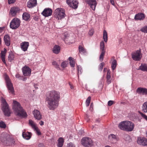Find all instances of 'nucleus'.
I'll return each mask as SVG.
<instances>
[{
    "label": "nucleus",
    "mask_w": 147,
    "mask_h": 147,
    "mask_svg": "<svg viewBox=\"0 0 147 147\" xmlns=\"http://www.w3.org/2000/svg\"><path fill=\"white\" fill-rule=\"evenodd\" d=\"M100 121L99 119H97L96 120V122H99Z\"/></svg>",
    "instance_id": "63"
},
{
    "label": "nucleus",
    "mask_w": 147,
    "mask_h": 147,
    "mask_svg": "<svg viewBox=\"0 0 147 147\" xmlns=\"http://www.w3.org/2000/svg\"><path fill=\"white\" fill-rule=\"evenodd\" d=\"M145 17L144 14L142 13H139L135 15L134 19L136 20H143Z\"/></svg>",
    "instance_id": "18"
},
{
    "label": "nucleus",
    "mask_w": 147,
    "mask_h": 147,
    "mask_svg": "<svg viewBox=\"0 0 147 147\" xmlns=\"http://www.w3.org/2000/svg\"><path fill=\"white\" fill-rule=\"evenodd\" d=\"M67 66V62L65 61H63L61 64V66L62 68L66 67Z\"/></svg>",
    "instance_id": "43"
},
{
    "label": "nucleus",
    "mask_w": 147,
    "mask_h": 147,
    "mask_svg": "<svg viewBox=\"0 0 147 147\" xmlns=\"http://www.w3.org/2000/svg\"><path fill=\"white\" fill-rule=\"evenodd\" d=\"M140 31L144 33H147V26L141 28L140 29Z\"/></svg>",
    "instance_id": "47"
},
{
    "label": "nucleus",
    "mask_w": 147,
    "mask_h": 147,
    "mask_svg": "<svg viewBox=\"0 0 147 147\" xmlns=\"http://www.w3.org/2000/svg\"><path fill=\"white\" fill-rule=\"evenodd\" d=\"M108 76H111V71L109 69L107 71V74L106 77H108Z\"/></svg>",
    "instance_id": "54"
},
{
    "label": "nucleus",
    "mask_w": 147,
    "mask_h": 147,
    "mask_svg": "<svg viewBox=\"0 0 147 147\" xmlns=\"http://www.w3.org/2000/svg\"><path fill=\"white\" fill-rule=\"evenodd\" d=\"M0 127L3 128H5L6 127V125L4 122L1 121L0 122Z\"/></svg>",
    "instance_id": "46"
},
{
    "label": "nucleus",
    "mask_w": 147,
    "mask_h": 147,
    "mask_svg": "<svg viewBox=\"0 0 147 147\" xmlns=\"http://www.w3.org/2000/svg\"><path fill=\"white\" fill-rule=\"evenodd\" d=\"M67 146L68 147H75V146L72 143H70L68 144Z\"/></svg>",
    "instance_id": "51"
},
{
    "label": "nucleus",
    "mask_w": 147,
    "mask_h": 147,
    "mask_svg": "<svg viewBox=\"0 0 147 147\" xmlns=\"http://www.w3.org/2000/svg\"><path fill=\"white\" fill-rule=\"evenodd\" d=\"M14 55L12 54H9L8 57V60L10 61H11L14 59Z\"/></svg>",
    "instance_id": "40"
},
{
    "label": "nucleus",
    "mask_w": 147,
    "mask_h": 147,
    "mask_svg": "<svg viewBox=\"0 0 147 147\" xmlns=\"http://www.w3.org/2000/svg\"><path fill=\"white\" fill-rule=\"evenodd\" d=\"M82 144L86 147H90L92 146L93 142L90 138L88 137L83 138L82 140Z\"/></svg>",
    "instance_id": "8"
},
{
    "label": "nucleus",
    "mask_w": 147,
    "mask_h": 147,
    "mask_svg": "<svg viewBox=\"0 0 147 147\" xmlns=\"http://www.w3.org/2000/svg\"><path fill=\"white\" fill-rule=\"evenodd\" d=\"M52 10L49 8H45L42 13V15L45 17H48L52 15Z\"/></svg>",
    "instance_id": "14"
},
{
    "label": "nucleus",
    "mask_w": 147,
    "mask_h": 147,
    "mask_svg": "<svg viewBox=\"0 0 147 147\" xmlns=\"http://www.w3.org/2000/svg\"><path fill=\"white\" fill-rule=\"evenodd\" d=\"M103 37L104 41L105 42H107L108 40V36L107 32L105 30H104L103 31Z\"/></svg>",
    "instance_id": "35"
},
{
    "label": "nucleus",
    "mask_w": 147,
    "mask_h": 147,
    "mask_svg": "<svg viewBox=\"0 0 147 147\" xmlns=\"http://www.w3.org/2000/svg\"><path fill=\"white\" fill-rule=\"evenodd\" d=\"M105 51H101V53L99 57V60L100 61H102L103 60L104 56L105 55Z\"/></svg>",
    "instance_id": "38"
},
{
    "label": "nucleus",
    "mask_w": 147,
    "mask_h": 147,
    "mask_svg": "<svg viewBox=\"0 0 147 147\" xmlns=\"http://www.w3.org/2000/svg\"><path fill=\"white\" fill-rule=\"evenodd\" d=\"M64 142V139L61 137L59 138L58 140V143L57 146L59 147H62Z\"/></svg>",
    "instance_id": "30"
},
{
    "label": "nucleus",
    "mask_w": 147,
    "mask_h": 147,
    "mask_svg": "<svg viewBox=\"0 0 147 147\" xmlns=\"http://www.w3.org/2000/svg\"><path fill=\"white\" fill-rule=\"evenodd\" d=\"M28 124L30 126L32 127V128L33 129H35L36 127H37L36 125V123L31 120H29Z\"/></svg>",
    "instance_id": "31"
},
{
    "label": "nucleus",
    "mask_w": 147,
    "mask_h": 147,
    "mask_svg": "<svg viewBox=\"0 0 147 147\" xmlns=\"http://www.w3.org/2000/svg\"><path fill=\"white\" fill-rule=\"evenodd\" d=\"M52 65H54L56 68L58 69H60L59 66L56 61H53L52 62Z\"/></svg>",
    "instance_id": "39"
},
{
    "label": "nucleus",
    "mask_w": 147,
    "mask_h": 147,
    "mask_svg": "<svg viewBox=\"0 0 147 147\" xmlns=\"http://www.w3.org/2000/svg\"><path fill=\"white\" fill-rule=\"evenodd\" d=\"M142 110L144 112L147 113V101L143 104L142 107Z\"/></svg>",
    "instance_id": "32"
},
{
    "label": "nucleus",
    "mask_w": 147,
    "mask_h": 147,
    "mask_svg": "<svg viewBox=\"0 0 147 147\" xmlns=\"http://www.w3.org/2000/svg\"><path fill=\"white\" fill-rule=\"evenodd\" d=\"M19 8L14 7L11 8L10 10V14L12 16H15L16 14L17 13L19 12Z\"/></svg>",
    "instance_id": "20"
},
{
    "label": "nucleus",
    "mask_w": 147,
    "mask_h": 147,
    "mask_svg": "<svg viewBox=\"0 0 147 147\" xmlns=\"http://www.w3.org/2000/svg\"><path fill=\"white\" fill-rule=\"evenodd\" d=\"M78 67V75H79V74H80H80H82V69L81 66L80 65H78L77 66ZM79 77V76H78V77Z\"/></svg>",
    "instance_id": "42"
},
{
    "label": "nucleus",
    "mask_w": 147,
    "mask_h": 147,
    "mask_svg": "<svg viewBox=\"0 0 147 147\" xmlns=\"http://www.w3.org/2000/svg\"><path fill=\"white\" fill-rule=\"evenodd\" d=\"M13 108L17 116L21 117H27L26 113L24 111L19 103L16 100H13Z\"/></svg>",
    "instance_id": "2"
},
{
    "label": "nucleus",
    "mask_w": 147,
    "mask_h": 147,
    "mask_svg": "<svg viewBox=\"0 0 147 147\" xmlns=\"http://www.w3.org/2000/svg\"><path fill=\"white\" fill-rule=\"evenodd\" d=\"M4 40L5 45L7 46H9L10 43V39L9 35L7 34L5 35L4 37Z\"/></svg>",
    "instance_id": "23"
},
{
    "label": "nucleus",
    "mask_w": 147,
    "mask_h": 147,
    "mask_svg": "<svg viewBox=\"0 0 147 147\" xmlns=\"http://www.w3.org/2000/svg\"><path fill=\"white\" fill-rule=\"evenodd\" d=\"M31 133L30 132H23L22 133L23 137L26 140H29L31 138Z\"/></svg>",
    "instance_id": "26"
},
{
    "label": "nucleus",
    "mask_w": 147,
    "mask_h": 147,
    "mask_svg": "<svg viewBox=\"0 0 147 147\" xmlns=\"http://www.w3.org/2000/svg\"><path fill=\"white\" fill-rule=\"evenodd\" d=\"M30 15L27 12L24 13L22 15L23 19L25 21L28 20L30 17Z\"/></svg>",
    "instance_id": "29"
},
{
    "label": "nucleus",
    "mask_w": 147,
    "mask_h": 147,
    "mask_svg": "<svg viewBox=\"0 0 147 147\" xmlns=\"http://www.w3.org/2000/svg\"><path fill=\"white\" fill-rule=\"evenodd\" d=\"M126 131H131L134 129V124L132 122L127 121V122Z\"/></svg>",
    "instance_id": "16"
},
{
    "label": "nucleus",
    "mask_w": 147,
    "mask_h": 147,
    "mask_svg": "<svg viewBox=\"0 0 147 147\" xmlns=\"http://www.w3.org/2000/svg\"><path fill=\"white\" fill-rule=\"evenodd\" d=\"M65 11L61 8H57L54 11V16L58 20H61L66 16Z\"/></svg>",
    "instance_id": "4"
},
{
    "label": "nucleus",
    "mask_w": 147,
    "mask_h": 147,
    "mask_svg": "<svg viewBox=\"0 0 147 147\" xmlns=\"http://www.w3.org/2000/svg\"><path fill=\"white\" fill-rule=\"evenodd\" d=\"M109 140L113 143H115L118 140V139L116 136L113 134H111L109 135Z\"/></svg>",
    "instance_id": "24"
},
{
    "label": "nucleus",
    "mask_w": 147,
    "mask_h": 147,
    "mask_svg": "<svg viewBox=\"0 0 147 147\" xmlns=\"http://www.w3.org/2000/svg\"><path fill=\"white\" fill-rule=\"evenodd\" d=\"M20 77V75L18 74H16V77L17 78H19Z\"/></svg>",
    "instance_id": "60"
},
{
    "label": "nucleus",
    "mask_w": 147,
    "mask_h": 147,
    "mask_svg": "<svg viewBox=\"0 0 147 147\" xmlns=\"http://www.w3.org/2000/svg\"><path fill=\"white\" fill-rule=\"evenodd\" d=\"M38 147H45V146L42 143H39L38 145Z\"/></svg>",
    "instance_id": "55"
},
{
    "label": "nucleus",
    "mask_w": 147,
    "mask_h": 147,
    "mask_svg": "<svg viewBox=\"0 0 147 147\" xmlns=\"http://www.w3.org/2000/svg\"><path fill=\"white\" fill-rule=\"evenodd\" d=\"M39 124L40 125L42 126L44 125V122L42 121H40L39 123Z\"/></svg>",
    "instance_id": "57"
},
{
    "label": "nucleus",
    "mask_w": 147,
    "mask_h": 147,
    "mask_svg": "<svg viewBox=\"0 0 147 147\" xmlns=\"http://www.w3.org/2000/svg\"><path fill=\"white\" fill-rule=\"evenodd\" d=\"M79 52L82 54H85L86 53V49L81 45L79 46Z\"/></svg>",
    "instance_id": "33"
},
{
    "label": "nucleus",
    "mask_w": 147,
    "mask_h": 147,
    "mask_svg": "<svg viewBox=\"0 0 147 147\" xmlns=\"http://www.w3.org/2000/svg\"><path fill=\"white\" fill-rule=\"evenodd\" d=\"M5 79L9 92L11 93L12 94H13L14 92V88L13 87V84L11 82L9 77L6 75L5 76Z\"/></svg>",
    "instance_id": "7"
},
{
    "label": "nucleus",
    "mask_w": 147,
    "mask_h": 147,
    "mask_svg": "<svg viewBox=\"0 0 147 147\" xmlns=\"http://www.w3.org/2000/svg\"><path fill=\"white\" fill-rule=\"evenodd\" d=\"M85 1L88 4L93 10H95L97 4L96 0H85Z\"/></svg>",
    "instance_id": "12"
},
{
    "label": "nucleus",
    "mask_w": 147,
    "mask_h": 147,
    "mask_svg": "<svg viewBox=\"0 0 147 147\" xmlns=\"http://www.w3.org/2000/svg\"><path fill=\"white\" fill-rule=\"evenodd\" d=\"M117 65V61L116 60H113L112 65L111 68L113 70L115 69Z\"/></svg>",
    "instance_id": "37"
},
{
    "label": "nucleus",
    "mask_w": 147,
    "mask_h": 147,
    "mask_svg": "<svg viewBox=\"0 0 147 147\" xmlns=\"http://www.w3.org/2000/svg\"><path fill=\"white\" fill-rule=\"evenodd\" d=\"M36 0H29L27 3V6L29 8H32L36 5Z\"/></svg>",
    "instance_id": "19"
},
{
    "label": "nucleus",
    "mask_w": 147,
    "mask_h": 147,
    "mask_svg": "<svg viewBox=\"0 0 147 147\" xmlns=\"http://www.w3.org/2000/svg\"><path fill=\"white\" fill-rule=\"evenodd\" d=\"M127 121H123L121 122L119 124V128L121 130L126 131Z\"/></svg>",
    "instance_id": "22"
},
{
    "label": "nucleus",
    "mask_w": 147,
    "mask_h": 147,
    "mask_svg": "<svg viewBox=\"0 0 147 147\" xmlns=\"http://www.w3.org/2000/svg\"><path fill=\"white\" fill-rule=\"evenodd\" d=\"M26 78H24L23 79V80L24 81H26Z\"/></svg>",
    "instance_id": "64"
},
{
    "label": "nucleus",
    "mask_w": 147,
    "mask_h": 147,
    "mask_svg": "<svg viewBox=\"0 0 147 147\" xmlns=\"http://www.w3.org/2000/svg\"><path fill=\"white\" fill-rule=\"evenodd\" d=\"M94 31L92 29L90 30L89 32V34L90 36H92L94 33Z\"/></svg>",
    "instance_id": "53"
},
{
    "label": "nucleus",
    "mask_w": 147,
    "mask_h": 147,
    "mask_svg": "<svg viewBox=\"0 0 147 147\" xmlns=\"http://www.w3.org/2000/svg\"><path fill=\"white\" fill-rule=\"evenodd\" d=\"M113 103V101L112 100H109L108 101V105L109 106H111Z\"/></svg>",
    "instance_id": "52"
},
{
    "label": "nucleus",
    "mask_w": 147,
    "mask_h": 147,
    "mask_svg": "<svg viewBox=\"0 0 147 147\" xmlns=\"http://www.w3.org/2000/svg\"><path fill=\"white\" fill-rule=\"evenodd\" d=\"M34 118L38 120H40L42 119V115L40 112L37 110H34L33 112Z\"/></svg>",
    "instance_id": "17"
},
{
    "label": "nucleus",
    "mask_w": 147,
    "mask_h": 147,
    "mask_svg": "<svg viewBox=\"0 0 147 147\" xmlns=\"http://www.w3.org/2000/svg\"><path fill=\"white\" fill-rule=\"evenodd\" d=\"M104 63L102 62L99 65V69L100 71H102V69L103 67L104 66Z\"/></svg>",
    "instance_id": "48"
},
{
    "label": "nucleus",
    "mask_w": 147,
    "mask_h": 147,
    "mask_svg": "<svg viewBox=\"0 0 147 147\" xmlns=\"http://www.w3.org/2000/svg\"><path fill=\"white\" fill-rule=\"evenodd\" d=\"M60 98V93L55 91L49 92L46 98L47 107L50 110H54L58 105Z\"/></svg>",
    "instance_id": "1"
},
{
    "label": "nucleus",
    "mask_w": 147,
    "mask_h": 147,
    "mask_svg": "<svg viewBox=\"0 0 147 147\" xmlns=\"http://www.w3.org/2000/svg\"><path fill=\"white\" fill-rule=\"evenodd\" d=\"M6 52L7 50L5 48H4V51H2L1 53V59L2 60L5 64L6 63L5 60V57Z\"/></svg>",
    "instance_id": "25"
},
{
    "label": "nucleus",
    "mask_w": 147,
    "mask_h": 147,
    "mask_svg": "<svg viewBox=\"0 0 147 147\" xmlns=\"http://www.w3.org/2000/svg\"><path fill=\"white\" fill-rule=\"evenodd\" d=\"M3 29V28L2 27H0V32H2V30Z\"/></svg>",
    "instance_id": "62"
},
{
    "label": "nucleus",
    "mask_w": 147,
    "mask_h": 147,
    "mask_svg": "<svg viewBox=\"0 0 147 147\" xmlns=\"http://www.w3.org/2000/svg\"><path fill=\"white\" fill-rule=\"evenodd\" d=\"M93 103H91L90 105V110H91V109H93Z\"/></svg>",
    "instance_id": "58"
},
{
    "label": "nucleus",
    "mask_w": 147,
    "mask_h": 147,
    "mask_svg": "<svg viewBox=\"0 0 147 147\" xmlns=\"http://www.w3.org/2000/svg\"><path fill=\"white\" fill-rule=\"evenodd\" d=\"M91 98V97L89 96L88 97L86 100V104L87 107H88L90 103Z\"/></svg>",
    "instance_id": "41"
},
{
    "label": "nucleus",
    "mask_w": 147,
    "mask_h": 147,
    "mask_svg": "<svg viewBox=\"0 0 147 147\" xmlns=\"http://www.w3.org/2000/svg\"><path fill=\"white\" fill-rule=\"evenodd\" d=\"M137 142L141 145L147 146V139L145 137H138L137 138Z\"/></svg>",
    "instance_id": "11"
},
{
    "label": "nucleus",
    "mask_w": 147,
    "mask_h": 147,
    "mask_svg": "<svg viewBox=\"0 0 147 147\" xmlns=\"http://www.w3.org/2000/svg\"><path fill=\"white\" fill-rule=\"evenodd\" d=\"M138 69H140L143 71L147 72V64L146 63L141 64L139 68Z\"/></svg>",
    "instance_id": "28"
},
{
    "label": "nucleus",
    "mask_w": 147,
    "mask_h": 147,
    "mask_svg": "<svg viewBox=\"0 0 147 147\" xmlns=\"http://www.w3.org/2000/svg\"><path fill=\"white\" fill-rule=\"evenodd\" d=\"M34 130L36 131V133L38 135H39L41 134V133L38 127H36L35 129H34Z\"/></svg>",
    "instance_id": "45"
},
{
    "label": "nucleus",
    "mask_w": 147,
    "mask_h": 147,
    "mask_svg": "<svg viewBox=\"0 0 147 147\" xmlns=\"http://www.w3.org/2000/svg\"><path fill=\"white\" fill-rule=\"evenodd\" d=\"M83 132V131H80L78 133L79 134L82 135Z\"/></svg>",
    "instance_id": "61"
},
{
    "label": "nucleus",
    "mask_w": 147,
    "mask_h": 147,
    "mask_svg": "<svg viewBox=\"0 0 147 147\" xmlns=\"http://www.w3.org/2000/svg\"><path fill=\"white\" fill-rule=\"evenodd\" d=\"M34 19L36 21H37L38 20V16H36L34 17Z\"/></svg>",
    "instance_id": "56"
},
{
    "label": "nucleus",
    "mask_w": 147,
    "mask_h": 147,
    "mask_svg": "<svg viewBox=\"0 0 147 147\" xmlns=\"http://www.w3.org/2000/svg\"><path fill=\"white\" fill-rule=\"evenodd\" d=\"M67 3L71 7L74 9H77L78 7V2L76 0H67Z\"/></svg>",
    "instance_id": "10"
},
{
    "label": "nucleus",
    "mask_w": 147,
    "mask_h": 147,
    "mask_svg": "<svg viewBox=\"0 0 147 147\" xmlns=\"http://www.w3.org/2000/svg\"><path fill=\"white\" fill-rule=\"evenodd\" d=\"M110 2L112 5H114V2L113 0H110Z\"/></svg>",
    "instance_id": "59"
},
{
    "label": "nucleus",
    "mask_w": 147,
    "mask_h": 147,
    "mask_svg": "<svg viewBox=\"0 0 147 147\" xmlns=\"http://www.w3.org/2000/svg\"><path fill=\"white\" fill-rule=\"evenodd\" d=\"M20 45L22 50L24 51H26L29 46V43L28 42H24L21 44Z\"/></svg>",
    "instance_id": "21"
},
{
    "label": "nucleus",
    "mask_w": 147,
    "mask_h": 147,
    "mask_svg": "<svg viewBox=\"0 0 147 147\" xmlns=\"http://www.w3.org/2000/svg\"><path fill=\"white\" fill-rule=\"evenodd\" d=\"M20 21L19 19L15 18L11 22L10 24V28L12 29H16L19 26Z\"/></svg>",
    "instance_id": "6"
},
{
    "label": "nucleus",
    "mask_w": 147,
    "mask_h": 147,
    "mask_svg": "<svg viewBox=\"0 0 147 147\" xmlns=\"http://www.w3.org/2000/svg\"><path fill=\"white\" fill-rule=\"evenodd\" d=\"M22 72L24 76H30L31 74V70L29 67L25 66L22 68Z\"/></svg>",
    "instance_id": "13"
},
{
    "label": "nucleus",
    "mask_w": 147,
    "mask_h": 147,
    "mask_svg": "<svg viewBox=\"0 0 147 147\" xmlns=\"http://www.w3.org/2000/svg\"><path fill=\"white\" fill-rule=\"evenodd\" d=\"M100 50L101 51H105L104 50L105 43L103 41H102L100 43Z\"/></svg>",
    "instance_id": "36"
},
{
    "label": "nucleus",
    "mask_w": 147,
    "mask_h": 147,
    "mask_svg": "<svg viewBox=\"0 0 147 147\" xmlns=\"http://www.w3.org/2000/svg\"><path fill=\"white\" fill-rule=\"evenodd\" d=\"M136 92L139 94L147 95V89L145 88H138L137 89Z\"/></svg>",
    "instance_id": "15"
},
{
    "label": "nucleus",
    "mask_w": 147,
    "mask_h": 147,
    "mask_svg": "<svg viewBox=\"0 0 147 147\" xmlns=\"http://www.w3.org/2000/svg\"><path fill=\"white\" fill-rule=\"evenodd\" d=\"M1 100L2 103V110L4 112L5 115L9 117L10 115V113L8 104L5 100L3 97H1Z\"/></svg>",
    "instance_id": "5"
},
{
    "label": "nucleus",
    "mask_w": 147,
    "mask_h": 147,
    "mask_svg": "<svg viewBox=\"0 0 147 147\" xmlns=\"http://www.w3.org/2000/svg\"><path fill=\"white\" fill-rule=\"evenodd\" d=\"M1 140L3 144L7 146H12L14 144V140L6 133H3L1 135Z\"/></svg>",
    "instance_id": "3"
},
{
    "label": "nucleus",
    "mask_w": 147,
    "mask_h": 147,
    "mask_svg": "<svg viewBox=\"0 0 147 147\" xmlns=\"http://www.w3.org/2000/svg\"><path fill=\"white\" fill-rule=\"evenodd\" d=\"M142 117L147 121V116L142 113H141Z\"/></svg>",
    "instance_id": "49"
},
{
    "label": "nucleus",
    "mask_w": 147,
    "mask_h": 147,
    "mask_svg": "<svg viewBox=\"0 0 147 147\" xmlns=\"http://www.w3.org/2000/svg\"><path fill=\"white\" fill-rule=\"evenodd\" d=\"M142 57L141 52L139 50H137L132 54L133 59L136 61H139L141 59Z\"/></svg>",
    "instance_id": "9"
},
{
    "label": "nucleus",
    "mask_w": 147,
    "mask_h": 147,
    "mask_svg": "<svg viewBox=\"0 0 147 147\" xmlns=\"http://www.w3.org/2000/svg\"><path fill=\"white\" fill-rule=\"evenodd\" d=\"M16 0H8V3L9 4L14 3Z\"/></svg>",
    "instance_id": "50"
},
{
    "label": "nucleus",
    "mask_w": 147,
    "mask_h": 147,
    "mask_svg": "<svg viewBox=\"0 0 147 147\" xmlns=\"http://www.w3.org/2000/svg\"><path fill=\"white\" fill-rule=\"evenodd\" d=\"M60 47L58 45H55L54 46L53 50V53L56 54H58L60 52Z\"/></svg>",
    "instance_id": "27"
},
{
    "label": "nucleus",
    "mask_w": 147,
    "mask_h": 147,
    "mask_svg": "<svg viewBox=\"0 0 147 147\" xmlns=\"http://www.w3.org/2000/svg\"><path fill=\"white\" fill-rule=\"evenodd\" d=\"M69 64L71 67H74L75 65V61L74 60L73 58L70 57L69 58Z\"/></svg>",
    "instance_id": "34"
},
{
    "label": "nucleus",
    "mask_w": 147,
    "mask_h": 147,
    "mask_svg": "<svg viewBox=\"0 0 147 147\" xmlns=\"http://www.w3.org/2000/svg\"><path fill=\"white\" fill-rule=\"evenodd\" d=\"M107 78V82L108 84H109L111 83V76H108L106 77Z\"/></svg>",
    "instance_id": "44"
}]
</instances>
